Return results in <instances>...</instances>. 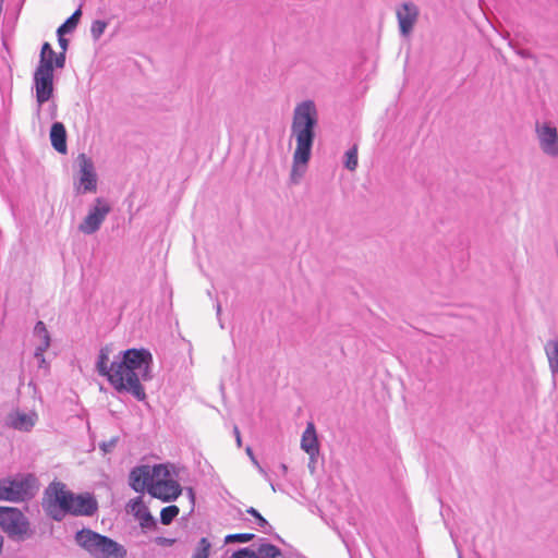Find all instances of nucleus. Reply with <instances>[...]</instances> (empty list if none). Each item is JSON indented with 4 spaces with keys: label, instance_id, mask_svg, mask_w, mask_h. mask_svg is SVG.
I'll use <instances>...</instances> for the list:
<instances>
[{
    "label": "nucleus",
    "instance_id": "6e6552de",
    "mask_svg": "<svg viewBox=\"0 0 558 558\" xmlns=\"http://www.w3.org/2000/svg\"><path fill=\"white\" fill-rule=\"evenodd\" d=\"M535 138L539 150L549 158H558V129L554 121H535Z\"/></svg>",
    "mask_w": 558,
    "mask_h": 558
},
{
    "label": "nucleus",
    "instance_id": "bb28decb",
    "mask_svg": "<svg viewBox=\"0 0 558 558\" xmlns=\"http://www.w3.org/2000/svg\"><path fill=\"white\" fill-rule=\"evenodd\" d=\"M246 512L255 518L256 523L260 529L269 526L268 521L255 508L250 507Z\"/></svg>",
    "mask_w": 558,
    "mask_h": 558
},
{
    "label": "nucleus",
    "instance_id": "e433bc0d",
    "mask_svg": "<svg viewBox=\"0 0 558 558\" xmlns=\"http://www.w3.org/2000/svg\"><path fill=\"white\" fill-rule=\"evenodd\" d=\"M216 308H217V315H220L221 306H220V304H219V303L217 304Z\"/></svg>",
    "mask_w": 558,
    "mask_h": 558
},
{
    "label": "nucleus",
    "instance_id": "f704fd0d",
    "mask_svg": "<svg viewBox=\"0 0 558 558\" xmlns=\"http://www.w3.org/2000/svg\"><path fill=\"white\" fill-rule=\"evenodd\" d=\"M3 536L0 534V554L2 553V548H3Z\"/></svg>",
    "mask_w": 558,
    "mask_h": 558
},
{
    "label": "nucleus",
    "instance_id": "a211bd4d",
    "mask_svg": "<svg viewBox=\"0 0 558 558\" xmlns=\"http://www.w3.org/2000/svg\"><path fill=\"white\" fill-rule=\"evenodd\" d=\"M50 141L52 147L60 154H65L66 147V131L61 122H54L50 129Z\"/></svg>",
    "mask_w": 558,
    "mask_h": 558
},
{
    "label": "nucleus",
    "instance_id": "412c9836",
    "mask_svg": "<svg viewBox=\"0 0 558 558\" xmlns=\"http://www.w3.org/2000/svg\"><path fill=\"white\" fill-rule=\"evenodd\" d=\"M257 555L260 558H279L281 557V550L269 543L262 544L257 549Z\"/></svg>",
    "mask_w": 558,
    "mask_h": 558
},
{
    "label": "nucleus",
    "instance_id": "6ab92c4d",
    "mask_svg": "<svg viewBox=\"0 0 558 558\" xmlns=\"http://www.w3.org/2000/svg\"><path fill=\"white\" fill-rule=\"evenodd\" d=\"M545 353L548 360L549 369L553 377V384L556 385V377L558 375V340H548L545 344Z\"/></svg>",
    "mask_w": 558,
    "mask_h": 558
},
{
    "label": "nucleus",
    "instance_id": "72a5a7b5",
    "mask_svg": "<svg viewBox=\"0 0 558 558\" xmlns=\"http://www.w3.org/2000/svg\"><path fill=\"white\" fill-rule=\"evenodd\" d=\"M245 451H246V453H247V456H248L250 458H252V456H254L253 450H252V448H251V447H247Z\"/></svg>",
    "mask_w": 558,
    "mask_h": 558
},
{
    "label": "nucleus",
    "instance_id": "f03ea898",
    "mask_svg": "<svg viewBox=\"0 0 558 558\" xmlns=\"http://www.w3.org/2000/svg\"><path fill=\"white\" fill-rule=\"evenodd\" d=\"M318 125V110L313 100H304L293 109L290 135L295 141L290 181L298 184L307 170Z\"/></svg>",
    "mask_w": 558,
    "mask_h": 558
},
{
    "label": "nucleus",
    "instance_id": "f257e3e1",
    "mask_svg": "<svg viewBox=\"0 0 558 558\" xmlns=\"http://www.w3.org/2000/svg\"><path fill=\"white\" fill-rule=\"evenodd\" d=\"M111 353L109 345L100 349L96 361L97 373L106 377L118 392H129L138 401L145 400L146 393L141 380L150 379V352L145 349H129L110 361Z\"/></svg>",
    "mask_w": 558,
    "mask_h": 558
},
{
    "label": "nucleus",
    "instance_id": "a878e982",
    "mask_svg": "<svg viewBox=\"0 0 558 558\" xmlns=\"http://www.w3.org/2000/svg\"><path fill=\"white\" fill-rule=\"evenodd\" d=\"M254 537H255V535L252 533L229 534L226 536L225 543H227V544L234 543V542L247 543V542L252 541Z\"/></svg>",
    "mask_w": 558,
    "mask_h": 558
},
{
    "label": "nucleus",
    "instance_id": "4c0bfd02",
    "mask_svg": "<svg viewBox=\"0 0 558 558\" xmlns=\"http://www.w3.org/2000/svg\"><path fill=\"white\" fill-rule=\"evenodd\" d=\"M270 486H271V489H272L274 492H276V490H277V489H276V486H275L272 483H270Z\"/></svg>",
    "mask_w": 558,
    "mask_h": 558
},
{
    "label": "nucleus",
    "instance_id": "4be33fe9",
    "mask_svg": "<svg viewBox=\"0 0 558 558\" xmlns=\"http://www.w3.org/2000/svg\"><path fill=\"white\" fill-rule=\"evenodd\" d=\"M345 160H344V167L350 170L354 171L357 168L359 161H357V145H353L347 153H345Z\"/></svg>",
    "mask_w": 558,
    "mask_h": 558
},
{
    "label": "nucleus",
    "instance_id": "423d86ee",
    "mask_svg": "<svg viewBox=\"0 0 558 558\" xmlns=\"http://www.w3.org/2000/svg\"><path fill=\"white\" fill-rule=\"evenodd\" d=\"M39 484L33 474H20L0 481V500L20 502L32 499L38 492Z\"/></svg>",
    "mask_w": 558,
    "mask_h": 558
},
{
    "label": "nucleus",
    "instance_id": "1a4fd4ad",
    "mask_svg": "<svg viewBox=\"0 0 558 558\" xmlns=\"http://www.w3.org/2000/svg\"><path fill=\"white\" fill-rule=\"evenodd\" d=\"M33 86L37 101V114L39 116L41 106L53 96V72L50 64L45 62L38 64L33 75Z\"/></svg>",
    "mask_w": 558,
    "mask_h": 558
},
{
    "label": "nucleus",
    "instance_id": "dca6fc26",
    "mask_svg": "<svg viewBox=\"0 0 558 558\" xmlns=\"http://www.w3.org/2000/svg\"><path fill=\"white\" fill-rule=\"evenodd\" d=\"M33 338L35 342L34 355H40V352H46L49 349L51 337L44 322L38 320L35 324L33 329Z\"/></svg>",
    "mask_w": 558,
    "mask_h": 558
},
{
    "label": "nucleus",
    "instance_id": "9d476101",
    "mask_svg": "<svg viewBox=\"0 0 558 558\" xmlns=\"http://www.w3.org/2000/svg\"><path fill=\"white\" fill-rule=\"evenodd\" d=\"M110 211L111 206L108 201L102 197L96 198L94 205L89 207L86 217L78 225V230L88 235L96 233Z\"/></svg>",
    "mask_w": 558,
    "mask_h": 558
},
{
    "label": "nucleus",
    "instance_id": "4468645a",
    "mask_svg": "<svg viewBox=\"0 0 558 558\" xmlns=\"http://www.w3.org/2000/svg\"><path fill=\"white\" fill-rule=\"evenodd\" d=\"M301 448L310 456L312 461L315 460L319 453L317 433L313 422L307 423L306 428L302 434Z\"/></svg>",
    "mask_w": 558,
    "mask_h": 558
},
{
    "label": "nucleus",
    "instance_id": "c9c22d12",
    "mask_svg": "<svg viewBox=\"0 0 558 558\" xmlns=\"http://www.w3.org/2000/svg\"><path fill=\"white\" fill-rule=\"evenodd\" d=\"M280 469H281V471H282L283 473H286V472H287V470H288L287 465H286V464H283V463H282V464H280Z\"/></svg>",
    "mask_w": 558,
    "mask_h": 558
},
{
    "label": "nucleus",
    "instance_id": "7c9ffc66",
    "mask_svg": "<svg viewBox=\"0 0 558 558\" xmlns=\"http://www.w3.org/2000/svg\"><path fill=\"white\" fill-rule=\"evenodd\" d=\"M58 43H59V46L61 47L62 51H64V53H65L68 50L69 40L66 38H64L63 35H58Z\"/></svg>",
    "mask_w": 558,
    "mask_h": 558
},
{
    "label": "nucleus",
    "instance_id": "9b49d317",
    "mask_svg": "<svg viewBox=\"0 0 558 558\" xmlns=\"http://www.w3.org/2000/svg\"><path fill=\"white\" fill-rule=\"evenodd\" d=\"M78 165L80 184L76 187L78 194L95 192L97 190V175L93 160L86 154H80Z\"/></svg>",
    "mask_w": 558,
    "mask_h": 558
},
{
    "label": "nucleus",
    "instance_id": "393cba45",
    "mask_svg": "<svg viewBox=\"0 0 558 558\" xmlns=\"http://www.w3.org/2000/svg\"><path fill=\"white\" fill-rule=\"evenodd\" d=\"M107 28V22L102 20H96L92 23L90 35L95 40H98Z\"/></svg>",
    "mask_w": 558,
    "mask_h": 558
},
{
    "label": "nucleus",
    "instance_id": "0eeeda50",
    "mask_svg": "<svg viewBox=\"0 0 558 558\" xmlns=\"http://www.w3.org/2000/svg\"><path fill=\"white\" fill-rule=\"evenodd\" d=\"M0 529L10 538L25 539L32 535L28 519L14 507H0Z\"/></svg>",
    "mask_w": 558,
    "mask_h": 558
},
{
    "label": "nucleus",
    "instance_id": "cd10ccee",
    "mask_svg": "<svg viewBox=\"0 0 558 558\" xmlns=\"http://www.w3.org/2000/svg\"><path fill=\"white\" fill-rule=\"evenodd\" d=\"M233 558H260L256 551L251 550L250 548H241L236 550L233 555Z\"/></svg>",
    "mask_w": 558,
    "mask_h": 558
},
{
    "label": "nucleus",
    "instance_id": "20e7f679",
    "mask_svg": "<svg viewBox=\"0 0 558 558\" xmlns=\"http://www.w3.org/2000/svg\"><path fill=\"white\" fill-rule=\"evenodd\" d=\"M46 493L52 499L45 509L54 521H61L65 514L93 517L98 510V502L92 494H74L63 483L50 484Z\"/></svg>",
    "mask_w": 558,
    "mask_h": 558
},
{
    "label": "nucleus",
    "instance_id": "aec40b11",
    "mask_svg": "<svg viewBox=\"0 0 558 558\" xmlns=\"http://www.w3.org/2000/svg\"><path fill=\"white\" fill-rule=\"evenodd\" d=\"M81 10L77 9L57 31L58 35L70 33L74 31L78 24L81 17Z\"/></svg>",
    "mask_w": 558,
    "mask_h": 558
},
{
    "label": "nucleus",
    "instance_id": "f8f14e48",
    "mask_svg": "<svg viewBox=\"0 0 558 558\" xmlns=\"http://www.w3.org/2000/svg\"><path fill=\"white\" fill-rule=\"evenodd\" d=\"M35 412H22L19 409L11 411L5 417V426L20 432H29L37 422Z\"/></svg>",
    "mask_w": 558,
    "mask_h": 558
},
{
    "label": "nucleus",
    "instance_id": "c756f323",
    "mask_svg": "<svg viewBox=\"0 0 558 558\" xmlns=\"http://www.w3.org/2000/svg\"><path fill=\"white\" fill-rule=\"evenodd\" d=\"M251 460H252L253 464L258 469L259 473H260V474H263V476H264L266 480L270 481V480H269V476H268V474H267V472H266V471L260 466V464H259V463H258V461L256 460L255 456H252Z\"/></svg>",
    "mask_w": 558,
    "mask_h": 558
},
{
    "label": "nucleus",
    "instance_id": "5701e85b",
    "mask_svg": "<svg viewBox=\"0 0 558 558\" xmlns=\"http://www.w3.org/2000/svg\"><path fill=\"white\" fill-rule=\"evenodd\" d=\"M180 510L177 506L165 507L160 512V521L162 524H170L174 518L179 514Z\"/></svg>",
    "mask_w": 558,
    "mask_h": 558
},
{
    "label": "nucleus",
    "instance_id": "7ed1b4c3",
    "mask_svg": "<svg viewBox=\"0 0 558 558\" xmlns=\"http://www.w3.org/2000/svg\"><path fill=\"white\" fill-rule=\"evenodd\" d=\"M129 480L135 492H147L165 502L175 500L182 493L180 484L165 464L136 466L131 471Z\"/></svg>",
    "mask_w": 558,
    "mask_h": 558
},
{
    "label": "nucleus",
    "instance_id": "b1692460",
    "mask_svg": "<svg viewBox=\"0 0 558 558\" xmlns=\"http://www.w3.org/2000/svg\"><path fill=\"white\" fill-rule=\"evenodd\" d=\"M210 547H211V544L206 537L201 538L192 557L193 558H208Z\"/></svg>",
    "mask_w": 558,
    "mask_h": 558
},
{
    "label": "nucleus",
    "instance_id": "2eb2a0df",
    "mask_svg": "<svg viewBox=\"0 0 558 558\" xmlns=\"http://www.w3.org/2000/svg\"><path fill=\"white\" fill-rule=\"evenodd\" d=\"M128 506L130 511L138 520L141 527L149 530L156 526V520L140 497L131 500Z\"/></svg>",
    "mask_w": 558,
    "mask_h": 558
},
{
    "label": "nucleus",
    "instance_id": "c85d7f7f",
    "mask_svg": "<svg viewBox=\"0 0 558 558\" xmlns=\"http://www.w3.org/2000/svg\"><path fill=\"white\" fill-rule=\"evenodd\" d=\"M44 354H45V352H40V355H34V357L37 360L39 368L47 369L48 363H47Z\"/></svg>",
    "mask_w": 558,
    "mask_h": 558
},
{
    "label": "nucleus",
    "instance_id": "473e14b6",
    "mask_svg": "<svg viewBox=\"0 0 558 558\" xmlns=\"http://www.w3.org/2000/svg\"><path fill=\"white\" fill-rule=\"evenodd\" d=\"M233 432H234V435H235L238 447H241L242 440H241V435H240L239 428L236 426H234Z\"/></svg>",
    "mask_w": 558,
    "mask_h": 558
},
{
    "label": "nucleus",
    "instance_id": "f3484780",
    "mask_svg": "<svg viewBox=\"0 0 558 558\" xmlns=\"http://www.w3.org/2000/svg\"><path fill=\"white\" fill-rule=\"evenodd\" d=\"M45 62L50 64V69L53 71L54 68L62 69L65 65V56L64 51L60 53H56L49 43H45L41 47L39 62L38 64H44Z\"/></svg>",
    "mask_w": 558,
    "mask_h": 558
},
{
    "label": "nucleus",
    "instance_id": "ddd939ff",
    "mask_svg": "<svg viewBox=\"0 0 558 558\" xmlns=\"http://www.w3.org/2000/svg\"><path fill=\"white\" fill-rule=\"evenodd\" d=\"M418 16V9L415 4L411 2L403 3L398 10H397V19L399 23L400 33L403 36H408L412 29L413 26L417 20Z\"/></svg>",
    "mask_w": 558,
    "mask_h": 558
},
{
    "label": "nucleus",
    "instance_id": "2f4dec72",
    "mask_svg": "<svg viewBox=\"0 0 558 558\" xmlns=\"http://www.w3.org/2000/svg\"><path fill=\"white\" fill-rule=\"evenodd\" d=\"M517 53L521 57V58H524V59H530V58H533V54L530 50H526V49H520V50H517Z\"/></svg>",
    "mask_w": 558,
    "mask_h": 558
},
{
    "label": "nucleus",
    "instance_id": "39448f33",
    "mask_svg": "<svg viewBox=\"0 0 558 558\" xmlns=\"http://www.w3.org/2000/svg\"><path fill=\"white\" fill-rule=\"evenodd\" d=\"M74 541L93 558H125L128 554L120 543L86 527L75 533Z\"/></svg>",
    "mask_w": 558,
    "mask_h": 558
}]
</instances>
